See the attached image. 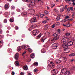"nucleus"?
<instances>
[{
	"label": "nucleus",
	"instance_id": "obj_1",
	"mask_svg": "<svg viewBox=\"0 0 75 75\" xmlns=\"http://www.w3.org/2000/svg\"><path fill=\"white\" fill-rule=\"evenodd\" d=\"M69 39L68 38H63L61 40V42L63 44L62 45L63 47L64 48H66V49L68 48V45L66 44V43L68 41Z\"/></svg>",
	"mask_w": 75,
	"mask_h": 75
},
{
	"label": "nucleus",
	"instance_id": "obj_2",
	"mask_svg": "<svg viewBox=\"0 0 75 75\" xmlns=\"http://www.w3.org/2000/svg\"><path fill=\"white\" fill-rule=\"evenodd\" d=\"M39 18V16L36 15H35L33 17V18H32L30 20L31 23H36L38 21L37 20Z\"/></svg>",
	"mask_w": 75,
	"mask_h": 75
},
{
	"label": "nucleus",
	"instance_id": "obj_3",
	"mask_svg": "<svg viewBox=\"0 0 75 75\" xmlns=\"http://www.w3.org/2000/svg\"><path fill=\"white\" fill-rule=\"evenodd\" d=\"M58 34L56 33H54L52 35V37L54 38L53 40H52V41H55V40H57L59 39V36H58Z\"/></svg>",
	"mask_w": 75,
	"mask_h": 75
},
{
	"label": "nucleus",
	"instance_id": "obj_4",
	"mask_svg": "<svg viewBox=\"0 0 75 75\" xmlns=\"http://www.w3.org/2000/svg\"><path fill=\"white\" fill-rule=\"evenodd\" d=\"M54 67H55V64L53 62H51L50 64H48L47 68H50V69H53Z\"/></svg>",
	"mask_w": 75,
	"mask_h": 75
},
{
	"label": "nucleus",
	"instance_id": "obj_5",
	"mask_svg": "<svg viewBox=\"0 0 75 75\" xmlns=\"http://www.w3.org/2000/svg\"><path fill=\"white\" fill-rule=\"evenodd\" d=\"M29 13L31 15L33 16L35 14V10L33 9H30L29 10Z\"/></svg>",
	"mask_w": 75,
	"mask_h": 75
},
{
	"label": "nucleus",
	"instance_id": "obj_6",
	"mask_svg": "<svg viewBox=\"0 0 75 75\" xmlns=\"http://www.w3.org/2000/svg\"><path fill=\"white\" fill-rule=\"evenodd\" d=\"M35 2H33V1H31V2L30 3V4H27V5L29 7H30V8H32V6H35Z\"/></svg>",
	"mask_w": 75,
	"mask_h": 75
},
{
	"label": "nucleus",
	"instance_id": "obj_7",
	"mask_svg": "<svg viewBox=\"0 0 75 75\" xmlns=\"http://www.w3.org/2000/svg\"><path fill=\"white\" fill-rule=\"evenodd\" d=\"M38 33V30H34L33 32H31V33L32 34H33L34 36H35Z\"/></svg>",
	"mask_w": 75,
	"mask_h": 75
},
{
	"label": "nucleus",
	"instance_id": "obj_8",
	"mask_svg": "<svg viewBox=\"0 0 75 75\" xmlns=\"http://www.w3.org/2000/svg\"><path fill=\"white\" fill-rule=\"evenodd\" d=\"M58 45H59L58 44L55 43L52 45V47L53 49H56L58 47Z\"/></svg>",
	"mask_w": 75,
	"mask_h": 75
},
{
	"label": "nucleus",
	"instance_id": "obj_9",
	"mask_svg": "<svg viewBox=\"0 0 75 75\" xmlns=\"http://www.w3.org/2000/svg\"><path fill=\"white\" fill-rule=\"evenodd\" d=\"M66 70H67V69L65 68L61 70V75H62H62H64V72H65V71H66Z\"/></svg>",
	"mask_w": 75,
	"mask_h": 75
},
{
	"label": "nucleus",
	"instance_id": "obj_10",
	"mask_svg": "<svg viewBox=\"0 0 75 75\" xmlns=\"http://www.w3.org/2000/svg\"><path fill=\"white\" fill-rule=\"evenodd\" d=\"M57 69H54L52 70L51 72L52 74H53V75H54L55 74H56L57 73Z\"/></svg>",
	"mask_w": 75,
	"mask_h": 75
},
{
	"label": "nucleus",
	"instance_id": "obj_11",
	"mask_svg": "<svg viewBox=\"0 0 75 75\" xmlns=\"http://www.w3.org/2000/svg\"><path fill=\"white\" fill-rule=\"evenodd\" d=\"M73 44H74V43L71 41L68 42L67 43V45L68 47L69 46H71V45H73Z\"/></svg>",
	"mask_w": 75,
	"mask_h": 75
},
{
	"label": "nucleus",
	"instance_id": "obj_12",
	"mask_svg": "<svg viewBox=\"0 0 75 75\" xmlns=\"http://www.w3.org/2000/svg\"><path fill=\"white\" fill-rule=\"evenodd\" d=\"M27 13L25 12H23L22 13V16L23 17H27Z\"/></svg>",
	"mask_w": 75,
	"mask_h": 75
},
{
	"label": "nucleus",
	"instance_id": "obj_13",
	"mask_svg": "<svg viewBox=\"0 0 75 75\" xmlns=\"http://www.w3.org/2000/svg\"><path fill=\"white\" fill-rule=\"evenodd\" d=\"M30 27L31 28H33V29H34V28H35L37 27V25L35 24H33Z\"/></svg>",
	"mask_w": 75,
	"mask_h": 75
},
{
	"label": "nucleus",
	"instance_id": "obj_14",
	"mask_svg": "<svg viewBox=\"0 0 75 75\" xmlns=\"http://www.w3.org/2000/svg\"><path fill=\"white\" fill-rule=\"evenodd\" d=\"M55 62L56 64H60L61 60L59 59H57L55 61Z\"/></svg>",
	"mask_w": 75,
	"mask_h": 75
},
{
	"label": "nucleus",
	"instance_id": "obj_15",
	"mask_svg": "<svg viewBox=\"0 0 75 75\" xmlns=\"http://www.w3.org/2000/svg\"><path fill=\"white\" fill-rule=\"evenodd\" d=\"M46 39H47V38H45V36L42 37L41 40V42H44V40H46Z\"/></svg>",
	"mask_w": 75,
	"mask_h": 75
},
{
	"label": "nucleus",
	"instance_id": "obj_16",
	"mask_svg": "<svg viewBox=\"0 0 75 75\" xmlns=\"http://www.w3.org/2000/svg\"><path fill=\"white\" fill-rule=\"evenodd\" d=\"M15 59H18V53H17L15 54Z\"/></svg>",
	"mask_w": 75,
	"mask_h": 75
},
{
	"label": "nucleus",
	"instance_id": "obj_17",
	"mask_svg": "<svg viewBox=\"0 0 75 75\" xmlns=\"http://www.w3.org/2000/svg\"><path fill=\"white\" fill-rule=\"evenodd\" d=\"M70 74V72L68 71H67L66 70V71H65V75H69Z\"/></svg>",
	"mask_w": 75,
	"mask_h": 75
},
{
	"label": "nucleus",
	"instance_id": "obj_18",
	"mask_svg": "<svg viewBox=\"0 0 75 75\" xmlns=\"http://www.w3.org/2000/svg\"><path fill=\"white\" fill-rule=\"evenodd\" d=\"M21 48H22V46H19L17 48L18 51V52H19V51H21Z\"/></svg>",
	"mask_w": 75,
	"mask_h": 75
},
{
	"label": "nucleus",
	"instance_id": "obj_19",
	"mask_svg": "<svg viewBox=\"0 0 75 75\" xmlns=\"http://www.w3.org/2000/svg\"><path fill=\"white\" fill-rule=\"evenodd\" d=\"M4 8L6 10H7L9 8V6L7 4H5L4 6Z\"/></svg>",
	"mask_w": 75,
	"mask_h": 75
},
{
	"label": "nucleus",
	"instance_id": "obj_20",
	"mask_svg": "<svg viewBox=\"0 0 75 75\" xmlns=\"http://www.w3.org/2000/svg\"><path fill=\"white\" fill-rule=\"evenodd\" d=\"M60 17H61V16L60 15H59L58 16L57 18L56 19V21H58V20H59V19H60Z\"/></svg>",
	"mask_w": 75,
	"mask_h": 75
},
{
	"label": "nucleus",
	"instance_id": "obj_21",
	"mask_svg": "<svg viewBox=\"0 0 75 75\" xmlns=\"http://www.w3.org/2000/svg\"><path fill=\"white\" fill-rule=\"evenodd\" d=\"M23 69L24 70L27 71V70H28V67L27 66H25L23 67Z\"/></svg>",
	"mask_w": 75,
	"mask_h": 75
},
{
	"label": "nucleus",
	"instance_id": "obj_22",
	"mask_svg": "<svg viewBox=\"0 0 75 75\" xmlns=\"http://www.w3.org/2000/svg\"><path fill=\"white\" fill-rule=\"evenodd\" d=\"M41 33H40L38 36H37L36 38V39H39L41 38Z\"/></svg>",
	"mask_w": 75,
	"mask_h": 75
},
{
	"label": "nucleus",
	"instance_id": "obj_23",
	"mask_svg": "<svg viewBox=\"0 0 75 75\" xmlns=\"http://www.w3.org/2000/svg\"><path fill=\"white\" fill-rule=\"evenodd\" d=\"M64 11V7H63L62 8H60V11L61 13H62Z\"/></svg>",
	"mask_w": 75,
	"mask_h": 75
},
{
	"label": "nucleus",
	"instance_id": "obj_24",
	"mask_svg": "<svg viewBox=\"0 0 75 75\" xmlns=\"http://www.w3.org/2000/svg\"><path fill=\"white\" fill-rule=\"evenodd\" d=\"M44 28L46 30H47L48 28V25H46L44 27Z\"/></svg>",
	"mask_w": 75,
	"mask_h": 75
},
{
	"label": "nucleus",
	"instance_id": "obj_25",
	"mask_svg": "<svg viewBox=\"0 0 75 75\" xmlns=\"http://www.w3.org/2000/svg\"><path fill=\"white\" fill-rule=\"evenodd\" d=\"M42 53H45L46 52V50H45L44 49L41 50Z\"/></svg>",
	"mask_w": 75,
	"mask_h": 75
},
{
	"label": "nucleus",
	"instance_id": "obj_26",
	"mask_svg": "<svg viewBox=\"0 0 75 75\" xmlns=\"http://www.w3.org/2000/svg\"><path fill=\"white\" fill-rule=\"evenodd\" d=\"M27 50H28V51L30 53L33 52V50H32V49H31L30 48H28L27 49Z\"/></svg>",
	"mask_w": 75,
	"mask_h": 75
},
{
	"label": "nucleus",
	"instance_id": "obj_27",
	"mask_svg": "<svg viewBox=\"0 0 75 75\" xmlns=\"http://www.w3.org/2000/svg\"><path fill=\"white\" fill-rule=\"evenodd\" d=\"M22 48H24L25 50H27V46L25 45H23L22 46Z\"/></svg>",
	"mask_w": 75,
	"mask_h": 75
},
{
	"label": "nucleus",
	"instance_id": "obj_28",
	"mask_svg": "<svg viewBox=\"0 0 75 75\" xmlns=\"http://www.w3.org/2000/svg\"><path fill=\"white\" fill-rule=\"evenodd\" d=\"M15 64L16 66H18L19 65V63L18 61H16L15 62Z\"/></svg>",
	"mask_w": 75,
	"mask_h": 75
},
{
	"label": "nucleus",
	"instance_id": "obj_29",
	"mask_svg": "<svg viewBox=\"0 0 75 75\" xmlns=\"http://www.w3.org/2000/svg\"><path fill=\"white\" fill-rule=\"evenodd\" d=\"M45 34L46 35H47V36L48 37V36H49V35H50V32H45Z\"/></svg>",
	"mask_w": 75,
	"mask_h": 75
},
{
	"label": "nucleus",
	"instance_id": "obj_30",
	"mask_svg": "<svg viewBox=\"0 0 75 75\" xmlns=\"http://www.w3.org/2000/svg\"><path fill=\"white\" fill-rule=\"evenodd\" d=\"M65 48V49H64L63 50V51H67V50H69V51H70V49H68V48H67V49H66L65 48Z\"/></svg>",
	"mask_w": 75,
	"mask_h": 75
},
{
	"label": "nucleus",
	"instance_id": "obj_31",
	"mask_svg": "<svg viewBox=\"0 0 75 75\" xmlns=\"http://www.w3.org/2000/svg\"><path fill=\"white\" fill-rule=\"evenodd\" d=\"M10 21L11 23H13V22L14 20H13V18H11L10 19Z\"/></svg>",
	"mask_w": 75,
	"mask_h": 75
},
{
	"label": "nucleus",
	"instance_id": "obj_32",
	"mask_svg": "<svg viewBox=\"0 0 75 75\" xmlns=\"http://www.w3.org/2000/svg\"><path fill=\"white\" fill-rule=\"evenodd\" d=\"M2 26L0 24V33H2V30H1V26Z\"/></svg>",
	"mask_w": 75,
	"mask_h": 75
},
{
	"label": "nucleus",
	"instance_id": "obj_33",
	"mask_svg": "<svg viewBox=\"0 0 75 75\" xmlns=\"http://www.w3.org/2000/svg\"><path fill=\"white\" fill-rule=\"evenodd\" d=\"M47 22V21L46 20L43 21L42 22V24H46Z\"/></svg>",
	"mask_w": 75,
	"mask_h": 75
},
{
	"label": "nucleus",
	"instance_id": "obj_34",
	"mask_svg": "<svg viewBox=\"0 0 75 75\" xmlns=\"http://www.w3.org/2000/svg\"><path fill=\"white\" fill-rule=\"evenodd\" d=\"M75 53H73L69 55V56H75Z\"/></svg>",
	"mask_w": 75,
	"mask_h": 75
},
{
	"label": "nucleus",
	"instance_id": "obj_35",
	"mask_svg": "<svg viewBox=\"0 0 75 75\" xmlns=\"http://www.w3.org/2000/svg\"><path fill=\"white\" fill-rule=\"evenodd\" d=\"M71 35V33H66V35L67 36H68V35Z\"/></svg>",
	"mask_w": 75,
	"mask_h": 75
},
{
	"label": "nucleus",
	"instance_id": "obj_36",
	"mask_svg": "<svg viewBox=\"0 0 75 75\" xmlns=\"http://www.w3.org/2000/svg\"><path fill=\"white\" fill-rule=\"evenodd\" d=\"M38 63L37 62H35L34 64V65H36V66H38Z\"/></svg>",
	"mask_w": 75,
	"mask_h": 75
},
{
	"label": "nucleus",
	"instance_id": "obj_37",
	"mask_svg": "<svg viewBox=\"0 0 75 75\" xmlns=\"http://www.w3.org/2000/svg\"><path fill=\"white\" fill-rule=\"evenodd\" d=\"M55 24L56 25H60V23L59 22H57L55 23Z\"/></svg>",
	"mask_w": 75,
	"mask_h": 75
},
{
	"label": "nucleus",
	"instance_id": "obj_38",
	"mask_svg": "<svg viewBox=\"0 0 75 75\" xmlns=\"http://www.w3.org/2000/svg\"><path fill=\"white\" fill-rule=\"evenodd\" d=\"M11 8L12 10H13V9H15V6H11Z\"/></svg>",
	"mask_w": 75,
	"mask_h": 75
},
{
	"label": "nucleus",
	"instance_id": "obj_39",
	"mask_svg": "<svg viewBox=\"0 0 75 75\" xmlns=\"http://www.w3.org/2000/svg\"><path fill=\"white\" fill-rule=\"evenodd\" d=\"M38 70L37 69H35L34 70V72H37Z\"/></svg>",
	"mask_w": 75,
	"mask_h": 75
},
{
	"label": "nucleus",
	"instance_id": "obj_40",
	"mask_svg": "<svg viewBox=\"0 0 75 75\" xmlns=\"http://www.w3.org/2000/svg\"><path fill=\"white\" fill-rule=\"evenodd\" d=\"M70 10L71 11H73L74 10V8L72 7H71L70 8Z\"/></svg>",
	"mask_w": 75,
	"mask_h": 75
},
{
	"label": "nucleus",
	"instance_id": "obj_41",
	"mask_svg": "<svg viewBox=\"0 0 75 75\" xmlns=\"http://www.w3.org/2000/svg\"><path fill=\"white\" fill-rule=\"evenodd\" d=\"M4 22L5 23H7V19H4Z\"/></svg>",
	"mask_w": 75,
	"mask_h": 75
},
{
	"label": "nucleus",
	"instance_id": "obj_42",
	"mask_svg": "<svg viewBox=\"0 0 75 75\" xmlns=\"http://www.w3.org/2000/svg\"><path fill=\"white\" fill-rule=\"evenodd\" d=\"M45 14H47L48 13V12L47 11H45Z\"/></svg>",
	"mask_w": 75,
	"mask_h": 75
},
{
	"label": "nucleus",
	"instance_id": "obj_43",
	"mask_svg": "<svg viewBox=\"0 0 75 75\" xmlns=\"http://www.w3.org/2000/svg\"><path fill=\"white\" fill-rule=\"evenodd\" d=\"M30 1H31V0H26L25 2H27V3H29V2H30Z\"/></svg>",
	"mask_w": 75,
	"mask_h": 75
},
{
	"label": "nucleus",
	"instance_id": "obj_44",
	"mask_svg": "<svg viewBox=\"0 0 75 75\" xmlns=\"http://www.w3.org/2000/svg\"><path fill=\"white\" fill-rule=\"evenodd\" d=\"M54 11L56 13H58V11L56 8L54 9Z\"/></svg>",
	"mask_w": 75,
	"mask_h": 75
},
{
	"label": "nucleus",
	"instance_id": "obj_45",
	"mask_svg": "<svg viewBox=\"0 0 75 75\" xmlns=\"http://www.w3.org/2000/svg\"><path fill=\"white\" fill-rule=\"evenodd\" d=\"M58 32L59 34H60V33H61V30L59 29L58 30Z\"/></svg>",
	"mask_w": 75,
	"mask_h": 75
},
{
	"label": "nucleus",
	"instance_id": "obj_46",
	"mask_svg": "<svg viewBox=\"0 0 75 75\" xmlns=\"http://www.w3.org/2000/svg\"><path fill=\"white\" fill-rule=\"evenodd\" d=\"M33 56L34 57V54L33 53L30 55V57H32Z\"/></svg>",
	"mask_w": 75,
	"mask_h": 75
},
{
	"label": "nucleus",
	"instance_id": "obj_47",
	"mask_svg": "<svg viewBox=\"0 0 75 75\" xmlns=\"http://www.w3.org/2000/svg\"><path fill=\"white\" fill-rule=\"evenodd\" d=\"M67 27H70V24L68 23L67 25Z\"/></svg>",
	"mask_w": 75,
	"mask_h": 75
},
{
	"label": "nucleus",
	"instance_id": "obj_48",
	"mask_svg": "<svg viewBox=\"0 0 75 75\" xmlns=\"http://www.w3.org/2000/svg\"><path fill=\"white\" fill-rule=\"evenodd\" d=\"M15 29L16 30H18V27L17 26H16V27Z\"/></svg>",
	"mask_w": 75,
	"mask_h": 75
},
{
	"label": "nucleus",
	"instance_id": "obj_49",
	"mask_svg": "<svg viewBox=\"0 0 75 75\" xmlns=\"http://www.w3.org/2000/svg\"><path fill=\"white\" fill-rule=\"evenodd\" d=\"M20 74H21V75H24V72H21L20 73Z\"/></svg>",
	"mask_w": 75,
	"mask_h": 75
},
{
	"label": "nucleus",
	"instance_id": "obj_50",
	"mask_svg": "<svg viewBox=\"0 0 75 75\" xmlns=\"http://www.w3.org/2000/svg\"><path fill=\"white\" fill-rule=\"evenodd\" d=\"M51 6H52V7H54V6H55V4H51Z\"/></svg>",
	"mask_w": 75,
	"mask_h": 75
},
{
	"label": "nucleus",
	"instance_id": "obj_51",
	"mask_svg": "<svg viewBox=\"0 0 75 75\" xmlns=\"http://www.w3.org/2000/svg\"><path fill=\"white\" fill-rule=\"evenodd\" d=\"M52 28H54L55 27V25L54 24L52 26Z\"/></svg>",
	"mask_w": 75,
	"mask_h": 75
},
{
	"label": "nucleus",
	"instance_id": "obj_52",
	"mask_svg": "<svg viewBox=\"0 0 75 75\" xmlns=\"http://www.w3.org/2000/svg\"><path fill=\"white\" fill-rule=\"evenodd\" d=\"M67 7H68V6L67 5H66L65 6L64 9L66 10L67 8Z\"/></svg>",
	"mask_w": 75,
	"mask_h": 75
},
{
	"label": "nucleus",
	"instance_id": "obj_53",
	"mask_svg": "<svg viewBox=\"0 0 75 75\" xmlns=\"http://www.w3.org/2000/svg\"><path fill=\"white\" fill-rule=\"evenodd\" d=\"M66 19H68V18H69V16H66L65 17Z\"/></svg>",
	"mask_w": 75,
	"mask_h": 75
},
{
	"label": "nucleus",
	"instance_id": "obj_54",
	"mask_svg": "<svg viewBox=\"0 0 75 75\" xmlns=\"http://www.w3.org/2000/svg\"><path fill=\"white\" fill-rule=\"evenodd\" d=\"M27 61L28 62H30V61H31V59H29L27 60Z\"/></svg>",
	"mask_w": 75,
	"mask_h": 75
},
{
	"label": "nucleus",
	"instance_id": "obj_55",
	"mask_svg": "<svg viewBox=\"0 0 75 75\" xmlns=\"http://www.w3.org/2000/svg\"><path fill=\"white\" fill-rule=\"evenodd\" d=\"M66 21H66L65 19H64L62 21V23H65V22H66Z\"/></svg>",
	"mask_w": 75,
	"mask_h": 75
},
{
	"label": "nucleus",
	"instance_id": "obj_56",
	"mask_svg": "<svg viewBox=\"0 0 75 75\" xmlns=\"http://www.w3.org/2000/svg\"><path fill=\"white\" fill-rule=\"evenodd\" d=\"M31 28H28V30L29 31H31V30H31Z\"/></svg>",
	"mask_w": 75,
	"mask_h": 75
},
{
	"label": "nucleus",
	"instance_id": "obj_57",
	"mask_svg": "<svg viewBox=\"0 0 75 75\" xmlns=\"http://www.w3.org/2000/svg\"><path fill=\"white\" fill-rule=\"evenodd\" d=\"M5 15H6V16H7L8 15V13L7 12H6L5 13Z\"/></svg>",
	"mask_w": 75,
	"mask_h": 75
},
{
	"label": "nucleus",
	"instance_id": "obj_58",
	"mask_svg": "<svg viewBox=\"0 0 75 75\" xmlns=\"http://www.w3.org/2000/svg\"><path fill=\"white\" fill-rule=\"evenodd\" d=\"M64 60L65 62H66V61H67V58L65 57L64 58Z\"/></svg>",
	"mask_w": 75,
	"mask_h": 75
},
{
	"label": "nucleus",
	"instance_id": "obj_59",
	"mask_svg": "<svg viewBox=\"0 0 75 75\" xmlns=\"http://www.w3.org/2000/svg\"><path fill=\"white\" fill-rule=\"evenodd\" d=\"M14 74H15V73L14 71H13L12 72V75H14Z\"/></svg>",
	"mask_w": 75,
	"mask_h": 75
},
{
	"label": "nucleus",
	"instance_id": "obj_60",
	"mask_svg": "<svg viewBox=\"0 0 75 75\" xmlns=\"http://www.w3.org/2000/svg\"><path fill=\"white\" fill-rule=\"evenodd\" d=\"M9 52H12V50L11 49H10L9 50Z\"/></svg>",
	"mask_w": 75,
	"mask_h": 75
},
{
	"label": "nucleus",
	"instance_id": "obj_61",
	"mask_svg": "<svg viewBox=\"0 0 75 75\" xmlns=\"http://www.w3.org/2000/svg\"><path fill=\"white\" fill-rule=\"evenodd\" d=\"M75 16V15L74 14H73L72 15V18H74L75 17L74 16Z\"/></svg>",
	"mask_w": 75,
	"mask_h": 75
},
{
	"label": "nucleus",
	"instance_id": "obj_62",
	"mask_svg": "<svg viewBox=\"0 0 75 75\" xmlns=\"http://www.w3.org/2000/svg\"><path fill=\"white\" fill-rule=\"evenodd\" d=\"M2 42L1 40H0V47H1V44Z\"/></svg>",
	"mask_w": 75,
	"mask_h": 75
},
{
	"label": "nucleus",
	"instance_id": "obj_63",
	"mask_svg": "<svg viewBox=\"0 0 75 75\" xmlns=\"http://www.w3.org/2000/svg\"><path fill=\"white\" fill-rule=\"evenodd\" d=\"M40 17H41V18H42V17H43V16H42V15L40 14Z\"/></svg>",
	"mask_w": 75,
	"mask_h": 75
},
{
	"label": "nucleus",
	"instance_id": "obj_64",
	"mask_svg": "<svg viewBox=\"0 0 75 75\" xmlns=\"http://www.w3.org/2000/svg\"><path fill=\"white\" fill-rule=\"evenodd\" d=\"M74 61V59H72L71 60V62H73V61Z\"/></svg>",
	"mask_w": 75,
	"mask_h": 75
}]
</instances>
